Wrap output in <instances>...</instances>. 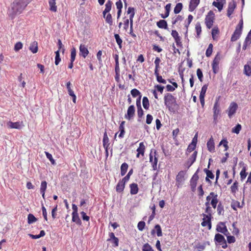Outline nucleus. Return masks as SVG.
Here are the masks:
<instances>
[{
	"instance_id": "1",
	"label": "nucleus",
	"mask_w": 251,
	"mask_h": 251,
	"mask_svg": "<svg viewBox=\"0 0 251 251\" xmlns=\"http://www.w3.org/2000/svg\"><path fill=\"white\" fill-rule=\"evenodd\" d=\"M32 0H14L7 11L8 16L14 19L16 15L22 13Z\"/></svg>"
},
{
	"instance_id": "2",
	"label": "nucleus",
	"mask_w": 251,
	"mask_h": 251,
	"mask_svg": "<svg viewBox=\"0 0 251 251\" xmlns=\"http://www.w3.org/2000/svg\"><path fill=\"white\" fill-rule=\"evenodd\" d=\"M176 98L171 93H167L164 97V104L170 112L175 114L179 109V105L177 103Z\"/></svg>"
},
{
	"instance_id": "3",
	"label": "nucleus",
	"mask_w": 251,
	"mask_h": 251,
	"mask_svg": "<svg viewBox=\"0 0 251 251\" xmlns=\"http://www.w3.org/2000/svg\"><path fill=\"white\" fill-rule=\"evenodd\" d=\"M214 20V13L210 10L205 17V23L207 28L210 29L212 27Z\"/></svg>"
},
{
	"instance_id": "4",
	"label": "nucleus",
	"mask_w": 251,
	"mask_h": 251,
	"mask_svg": "<svg viewBox=\"0 0 251 251\" xmlns=\"http://www.w3.org/2000/svg\"><path fill=\"white\" fill-rule=\"evenodd\" d=\"M186 171H180L178 172V174L176 176V185L177 187L181 186L182 184L185 180V176L186 175Z\"/></svg>"
},
{
	"instance_id": "5",
	"label": "nucleus",
	"mask_w": 251,
	"mask_h": 251,
	"mask_svg": "<svg viewBox=\"0 0 251 251\" xmlns=\"http://www.w3.org/2000/svg\"><path fill=\"white\" fill-rule=\"evenodd\" d=\"M220 112V104L219 103V99H218L216 100L213 106V122L215 124L217 123V119Z\"/></svg>"
},
{
	"instance_id": "6",
	"label": "nucleus",
	"mask_w": 251,
	"mask_h": 251,
	"mask_svg": "<svg viewBox=\"0 0 251 251\" xmlns=\"http://www.w3.org/2000/svg\"><path fill=\"white\" fill-rule=\"evenodd\" d=\"M237 108L238 105L235 102H232L230 103L229 106L226 110L228 116L229 118H231L236 113Z\"/></svg>"
},
{
	"instance_id": "7",
	"label": "nucleus",
	"mask_w": 251,
	"mask_h": 251,
	"mask_svg": "<svg viewBox=\"0 0 251 251\" xmlns=\"http://www.w3.org/2000/svg\"><path fill=\"white\" fill-rule=\"evenodd\" d=\"M135 108L133 105H130L127 110L126 114L125 115V118L128 120H130L133 119L135 115Z\"/></svg>"
},
{
	"instance_id": "8",
	"label": "nucleus",
	"mask_w": 251,
	"mask_h": 251,
	"mask_svg": "<svg viewBox=\"0 0 251 251\" xmlns=\"http://www.w3.org/2000/svg\"><path fill=\"white\" fill-rule=\"evenodd\" d=\"M220 58L219 56V54H217L215 57L214 59L213 60V62L212 64V70L214 74H216L218 73L219 71V64L220 62Z\"/></svg>"
},
{
	"instance_id": "9",
	"label": "nucleus",
	"mask_w": 251,
	"mask_h": 251,
	"mask_svg": "<svg viewBox=\"0 0 251 251\" xmlns=\"http://www.w3.org/2000/svg\"><path fill=\"white\" fill-rule=\"evenodd\" d=\"M109 238L107 239V241L110 242L113 244L114 247H117L119 246V240L115 236L113 232H109L108 234Z\"/></svg>"
},
{
	"instance_id": "10",
	"label": "nucleus",
	"mask_w": 251,
	"mask_h": 251,
	"mask_svg": "<svg viewBox=\"0 0 251 251\" xmlns=\"http://www.w3.org/2000/svg\"><path fill=\"white\" fill-rule=\"evenodd\" d=\"M79 55L85 58L89 53V50L85 45L81 44L79 46Z\"/></svg>"
},
{
	"instance_id": "11",
	"label": "nucleus",
	"mask_w": 251,
	"mask_h": 251,
	"mask_svg": "<svg viewBox=\"0 0 251 251\" xmlns=\"http://www.w3.org/2000/svg\"><path fill=\"white\" fill-rule=\"evenodd\" d=\"M236 2L232 0V1L229 2L228 4V8L227 10V16L229 17H231V14L234 11L235 8H236Z\"/></svg>"
},
{
	"instance_id": "12",
	"label": "nucleus",
	"mask_w": 251,
	"mask_h": 251,
	"mask_svg": "<svg viewBox=\"0 0 251 251\" xmlns=\"http://www.w3.org/2000/svg\"><path fill=\"white\" fill-rule=\"evenodd\" d=\"M242 33V30L238 28H235L233 33L232 34L230 41L231 42H235L240 38Z\"/></svg>"
},
{
	"instance_id": "13",
	"label": "nucleus",
	"mask_w": 251,
	"mask_h": 251,
	"mask_svg": "<svg viewBox=\"0 0 251 251\" xmlns=\"http://www.w3.org/2000/svg\"><path fill=\"white\" fill-rule=\"evenodd\" d=\"M244 74L248 76L251 75V58L247 61V64L244 66Z\"/></svg>"
},
{
	"instance_id": "14",
	"label": "nucleus",
	"mask_w": 251,
	"mask_h": 251,
	"mask_svg": "<svg viewBox=\"0 0 251 251\" xmlns=\"http://www.w3.org/2000/svg\"><path fill=\"white\" fill-rule=\"evenodd\" d=\"M22 122H12L11 121H9L7 123V126L9 128H15L20 129L21 128V123Z\"/></svg>"
},
{
	"instance_id": "15",
	"label": "nucleus",
	"mask_w": 251,
	"mask_h": 251,
	"mask_svg": "<svg viewBox=\"0 0 251 251\" xmlns=\"http://www.w3.org/2000/svg\"><path fill=\"white\" fill-rule=\"evenodd\" d=\"M200 2V0H190L189 5V11L193 12L197 7Z\"/></svg>"
},
{
	"instance_id": "16",
	"label": "nucleus",
	"mask_w": 251,
	"mask_h": 251,
	"mask_svg": "<svg viewBox=\"0 0 251 251\" xmlns=\"http://www.w3.org/2000/svg\"><path fill=\"white\" fill-rule=\"evenodd\" d=\"M197 151H195L187 161V168H189L195 162L197 156Z\"/></svg>"
},
{
	"instance_id": "17",
	"label": "nucleus",
	"mask_w": 251,
	"mask_h": 251,
	"mask_svg": "<svg viewBox=\"0 0 251 251\" xmlns=\"http://www.w3.org/2000/svg\"><path fill=\"white\" fill-rule=\"evenodd\" d=\"M207 150L211 152L215 151V143L213 137L211 136L207 142Z\"/></svg>"
},
{
	"instance_id": "18",
	"label": "nucleus",
	"mask_w": 251,
	"mask_h": 251,
	"mask_svg": "<svg viewBox=\"0 0 251 251\" xmlns=\"http://www.w3.org/2000/svg\"><path fill=\"white\" fill-rule=\"evenodd\" d=\"M126 184V183L121 179L120 180L116 186V190L117 192L119 193H123L125 188Z\"/></svg>"
},
{
	"instance_id": "19",
	"label": "nucleus",
	"mask_w": 251,
	"mask_h": 251,
	"mask_svg": "<svg viewBox=\"0 0 251 251\" xmlns=\"http://www.w3.org/2000/svg\"><path fill=\"white\" fill-rule=\"evenodd\" d=\"M226 239L223 235L220 233H217L215 235L214 241L215 244L219 243V245H223L224 242H225Z\"/></svg>"
},
{
	"instance_id": "20",
	"label": "nucleus",
	"mask_w": 251,
	"mask_h": 251,
	"mask_svg": "<svg viewBox=\"0 0 251 251\" xmlns=\"http://www.w3.org/2000/svg\"><path fill=\"white\" fill-rule=\"evenodd\" d=\"M130 193L131 195H136L138 193L139 188L136 183H132L129 185Z\"/></svg>"
},
{
	"instance_id": "21",
	"label": "nucleus",
	"mask_w": 251,
	"mask_h": 251,
	"mask_svg": "<svg viewBox=\"0 0 251 251\" xmlns=\"http://www.w3.org/2000/svg\"><path fill=\"white\" fill-rule=\"evenodd\" d=\"M199 172V169L197 170L195 173L193 175L192 178L190 180V186H197V181L199 179V176L198 175V173Z\"/></svg>"
},
{
	"instance_id": "22",
	"label": "nucleus",
	"mask_w": 251,
	"mask_h": 251,
	"mask_svg": "<svg viewBox=\"0 0 251 251\" xmlns=\"http://www.w3.org/2000/svg\"><path fill=\"white\" fill-rule=\"evenodd\" d=\"M227 227L225 225V223L222 222H219L216 226L217 231L222 233L225 230V229Z\"/></svg>"
},
{
	"instance_id": "23",
	"label": "nucleus",
	"mask_w": 251,
	"mask_h": 251,
	"mask_svg": "<svg viewBox=\"0 0 251 251\" xmlns=\"http://www.w3.org/2000/svg\"><path fill=\"white\" fill-rule=\"evenodd\" d=\"M72 221L75 222L78 226H80L82 224L81 221L79 218L78 214L77 213H72Z\"/></svg>"
},
{
	"instance_id": "24",
	"label": "nucleus",
	"mask_w": 251,
	"mask_h": 251,
	"mask_svg": "<svg viewBox=\"0 0 251 251\" xmlns=\"http://www.w3.org/2000/svg\"><path fill=\"white\" fill-rule=\"evenodd\" d=\"M29 50L33 53H35L38 51V43L36 41H34L30 45Z\"/></svg>"
},
{
	"instance_id": "25",
	"label": "nucleus",
	"mask_w": 251,
	"mask_h": 251,
	"mask_svg": "<svg viewBox=\"0 0 251 251\" xmlns=\"http://www.w3.org/2000/svg\"><path fill=\"white\" fill-rule=\"evenodd\" d=\"M109 138L107 136V132L105 130L103 134V137L102 140L103 146L104 148H106V147H108V146H109Z\"/></svg>"
},
{
	"instance_id": "26",
	"label": "nucleus",
	"mask_w": 251,
	"mask_h": 251,
	"mask_svg": "<svg viewBox=\"0 0 251 251\" xmlns=\"http://www.w3.org/2000/svg\"><path fill=\"white\" fill-rule=\"evenodd\" d=\"M157 26L160 28L167 29L168 24L167 22L164 20H160L157 22Z\"/></svg>"
},
{
	"instance_id": "27",
	"label": "nucleus",
	"mask_w": 251,
	"mask_h": 251,
	"mask_svg": "<svg viewBox=\"0 0 251 251\" xmlns=\"http://www.w3.org/2000/svg\"><path fill=\"white\" fill-rule=\"evenodd\" d=\"M205 213L207 214L203 213L202 215L205 217V218H209L212 217V209L210 206H207L205 210Z\"/></svg>"
},
{
	"instance_id": "28",
	"label": "nucleus",
	"mask_w": 251,
	"mask_h": 251,
	"mask_svg": "<svg viewBox=\"0 0 251 251\" xmlns=\"http://www.w3.org/2000/svg\"><path fill=\"white\" fill-rule=\"evenodd\" d=\"M154 157L153 161L151 163V165H152V167L153 170L155 171V170H157V162H158V158L156 156L157 152L155 150H154Z\"/></svg>"
},
{
	"instance_id": "29",
	"label": "nucleus",
	"mask_w": 251,
	"mask_h": 251,
	"mask_svg": "<svg viewBox=\"0 0 251 251\" xmlns=\"http://www.w3.org/2000/svg\"><path fill=\"white\" fill-rule=\"evenodd\" d=\"M128 167V164L124 162L121 166V175L122 176H124L126 174L127 169Z\"/></svg>"
},
{
	"instance_id": "30",
	"label": "nucleus",
	"mask_w": 251,
	"mask_h": 251,
	"mask_svg": "<svg viewBox=\"0 0 251 251\" xmlns=\"http://www.w3.org/2000/svg\"><path fill=\"white\" fill-rule=\"evenodd\" d=\"M50 10L52 12L57 11V6H56L55 0H50L49 2Z\"/></svg>"
},
{
	"instance_id": "31",
	"label": "nucleus",
	"mask_w": 251,
	"mask_h": 251,
	"mask_svg": "<svg viewBox=\"0 0 251 251\" xmlns=\"http://www.w3.org/2000/svg\"><path fill=\"white\" fill-rule=\"evenodd\" d=\"M145 151V146L143 142H141L139 144V147L137 148L136 151L139 152V153H141V154L143 156L144 155V152Z\"/></svg>"
},
{
	"instance_id": "32",
	"label": "nucleus",
	"mask_w": 251,
	"mask_h": 251,
	"mask_svg": "<svg viewBox=\"0 0 251 251\" xmlns=\"http://www.w3.org/2000/svg\"><path fill=\"white\" fill-rule=\"evenodd\" d=\"M114 37L116 40L117 44H118L119 48L121 49L122 47V43L123 40L120 37V35L118 34H114Z\"/></svg>"
},
{
	"instance_id": "33",
	"label": "nucleus",
	"mask_w": 251,
	"mask_h": 251,
	"mask_svg": "<svg viewBox=\"0 0 251 251\" xmlns=\"http://www.w3.org/2000/svg\"><path fill=\"white\" fill-rule=\"evenodd\" d=\"M37 221V219L32 214H29L27 216V223L28 224H32Z\"/></svg>"
},
{
	"instance_id": "34",
	"label": "nucleus",
	"mask_w": 251,
	"mask_h": 251,
	"mask_svg": "<svg viewBox=\"0 0 251 251\" xmlns=\"http://www.w3.org/2000/svg\"><path fill=\"white\" fill-rule=\"evenodd\" d=\"M142 103L144 108L146 110L149 109L150 103L149 99L147 97H144L143 98Z\"/></svg>"
},
{
	"instance_id": "35",
	"label": "nucleus",
	"mask_w": 251,
	"mask_h": 251,
	"mask_svg": "<svg viewBox=\"0 0 251 251\" xmlns=\"http://www.w3.org/2000/svg\"><path fill=\"white\" fill-rule=\"evenodd\" d=\"M154 75L156 76V80L159 83L163 84L166 83V80L163 79L162 76L159 75L158 72H154Z\"/></svg>"
},
{
	"instance_id": "36",
	"label": "nucleus",
	"mask_w": 251,
	"mask_h": 251,
	"mask_svg": "<svg viewBox=\"0 0 251 251\" xmlns=\"http://www.w3.org/2000/svg\"><path fill=\"white\" fill-rule=\"evenodd\" d=\"M183 4L182 3H178L176 4L174 9V12L175 14H178L182 10Z\"/></svg>"
},
{
	"instance_id": "37",
	"label": "nucleus",
	"mask_w": 251,
	"mask_h": 251,
	"mask_svg": "<svg viewBox=\"0 0 251 251\" xmlns=\"http://www.w3.org/2000/svg\"><path fill=\"white\" fill-rule=\"evenodd\" d=\"M130 93L133 98L139 97V96H142L141 92L136 88L132 89Z\"/></svg>"
},
{
	"instance_id": "38",
	"label": "nucleus",
	"mask_w": 251,
	"mask_h": 251,
	"mask_svg": "<svg viewBox=\"0 0 251 251\" xmlns=\"http://www.w3.org/2000/svg\"><path fill=\"white\" fill-rule=\"evenodd\" d=\"M104 18L105 19L106 23L108 24L109 25H113V20L111 14L108 13Z\"/></svg>"
},
{
	"instance_id": "39",
	"label": "nucleus",
	"mask_w": 251,
	"mask_h": 251,
	"mask_svg": "<svg viewBox=\"0 0 251 251\" xmlns=\"http://www.w3.org/2000/svg\"><path fill=\"white\" fill-rule=\"evenodd\" d=\"M224 4L222 3L221 1L217 2L214 1L212 3V5L217 7L219 11H221L223 9Z\"/></svg>"
},
{
	"instance_id": "40",
	"label": "nucleus",
	"mask_w": 251,
	"mask_h": 251,
	"mask_svg": "<svg viewBox=\"0 0 251 251\" xmlns=\"http://www.w3.org/2000/svg\"><path fill=\"white\" fill-rule=\"evenodd\" d=\"M223 145L225 147V151H226L228 150L229 147L228 146V141L226 139H223L219 143V146Z\"/></svg>"
},
{
	"instance_id": "41",
	"label": "nucleus",
	"mask_w": 251,
	"mask_h": 251,
	"mask_svg": "<svg viewBox=\"0 0 251 251\" xmlns=\"http://www.w3.org/2000/svg\"><path fill=\"white\" fill-rule=\"evenodd\" d=\"M195 29L197 33V37H199L201 32V24L199 22H198L196 24Z\"/></svg>"
},
{
	"instance_id": "42",
	"label": "nucleus",
	"mask_w": 251,
	"mask_h": 251,
	"mask_svg": "<svg viewBox=\"0 0 251 251\" xmlns=\"http://www.w3.org/2000/svg\"><path fill=\"white\" fill-rule=\"evenodd\" d=\"M241 125L239 124H238L232 128V132L236 134H238L241 130Z\"/></svg>"
},
{
	"instance_id": "43",
	"label": "nucleus",
	"mask_w": 251,
	"mask_h": 251,
	"mask_svg": "<svg viewBox=\"0 0 251 251\" xmlns=\"http://www.w3.org/2000/svg\"><path fill=\"white\" fill-rule=\"evenodd\" d=\"M238 183L237 181H235L233 184L231 185L230 189L231 192L232 194L235 193L238 190Z\"/></svg>"
},
{
	"instance_id": "44",
	"label": "nucleus",
	"mask_w": 251,
	"mask_h": 251,
	"mask_svg": "<svg viewBox=\"0 0 251 251\" xmlns=\"http://www.w3.org/2000/svg\"><path fill=\"white\" fill-rule=\"evenodd\" d=\"M224 212V206L220 202L217 206V212L219 215H223Z\"/></svg>"
},
{
	"instance_id": "45",
	"label": "nucleus",
	"mask_w": 251,
	"mask_h": 251,
	"mask_svg": "<svg viewBox=\"0 0 251 251\" xmlns=\"http://www.w3.org/2000/svg\"><path fill=\"white\" fill-rule=\"evenodd\" d=\"M213 51V45L212 44H210L208 45V48L207 49L205 52V55L207 57H210L212 54Z\"/></svg>"
},
{
	"instance_id": "46",
	"label": "nucleus",
	"mask_w": 251,
	"mask_h": 251,
	"mask_svg": "<svg viewBox=\"0 0 251 251\" xmlns=\"http://www.w3.org/2000/svg\"><path fill=\"white\" fill-rule=\"evenodd\" d=\"M219 33V30L218 27H214L211 31L212 37L213 40H216V35Z\"/></svg>"
},
{
	"instance_id": "47",
	"label": "nucleus",
	"mask_w": 251,
	"mask_h": 251,
	"mask_svg": "<svg viewBox=\"0 0 251 251\" xmlns=\"http://www.w3.org/2000/svg\"><path fill=\"white\" fill-rule=\"evenodd\" d=\"M246 167H244L241 171L240 172V178L241 180H244L247 176V173H246Z\"/></svg>"
},
{
	"instance_id": "48",
	"label": "nucleus",
	"mask_w": 251,
	"mask_h": 251,
	"mask_svg": "<svg viewBox=\"0 0 251 251\" xmlns=\"http://www.w3.org/2000/svg\"><path fill=\"white\" fill-rule=\"evenodd\" d=\"M217 197H218V195H216V196L214 197V198H212V199L211 201V202H210V204H211V205L212 206V207L214 208H215L216 207L217 204L218 202V200L217 199Z\"/></svg>"
},
{
	"instance_id": "49",
	"label": "nucleus",
	"mask_w": 251,
	"mask_h": 251,
	"mask_svg": "<svg viewBox=\"0 0 251 251\" xmlns=\"http://www.w3.org/2000/svg\"><path fill=\"white\" fill-rule=\"evenodd\" d=\"M76 54V50H75V48H74V47L72 48L71 50L70 61H74L75 60Z\"/></svg>"
},
{
	"instance_id": "50",
	"label": "nucleus",
	"mask_w": 251,
	"mask_h": 251,
	"mask_svg": "<svg viewBox=\"0 0 251 251\" xmlns=\"http://www.w3.org/2000/svg\"><path fill=\"white\" fill-rule=\"evenodd\" d=\"M45 154L47 158L50 161L52 165H55L56 164L55 160L53 158L52 155L47 151H45Z\"/></svg>"
},
{
	"instance_id": "51",
	"label": "nucleus",
	"mask_w": 251,
	"mask_h": 251,
	"mask_svg": "<svg viewBox=\"0 0 251 251\" xmlns=\"http://www.w3.org/2000/svg\"><path fill=\"white\" fill-rule=\"evenodd\" d=\"M160 62V59L159 57H156L155 61H154V64H155V69H154V72H158V69L159 68V63Z\"/></svg>"
},
{
	"instance_id": "52",
	"label": "nucleus",
	"mask_w": 251,
	"mask_h": 251,
	"mask_svg": "<svg viewBox=\"0 0 251 251\" xmlns=\"http://www.w3.org/2000/svg\"><path fill=\"white\" fill-rule=\"evenodd\" d=\"M197 75L198 76V77L199 79V80L201 82H202L203 81V74L200 68H198L197 70Z\"/></svg>"
},
{
	"instance_id": "53",
	"label": "nucleus",
	"mask_w": 251,
	"mask_h": 251,
	"mask_svg": "<svg viewBox=\"0 0 251 251\" xmlns=\"http://www.w3.org/2000/svg\"><path fill=\"white\" fill-rule=\"evenodd\" d=\"M154 228L156 230V234L157 236L160 237L162 235V229L159 225H156L154 226Z\"/></svg>"
},
{
	"instance_id": "54",
	"label": "nucleus",
	"mask_w": 251,
	"mask_h": 251,
	"mask_svg": "<svg viewBox=\"0 0 251 251\" xmlns=\"http://www.w3.org/2000/svg\"><path fill=\"white\" fill-rule=\"evenodd\" d=\"M47 187V183L46 181H42L41 183L40 192H46Z\"/></svg>"
},
{
	"instance_id": "55",
	"label": "nucleus",
	"mask_w": 251,
	"mask_h": 251,
	"mask_svg": "<svg viewBox=\"0 0 251 251\" xmlns=\"http://www.w3.org/2000/svg\"><path fill=\"white\" fill-rule=\"evenodd\" d=\"M23 48V44L21 42L16 43L14 46V50L15 51H18Z\"/></svg>"
},
{
	"instance_id": "56",
	"label": "nucleus",
	"mask_w": 251,
	"mask_h": 251,
	"mask_svg": "<svg viewBox=\"0 0 251 251\" xmlns=\"http://www.w3.org/2000/svg\"><path fill=\"white\" fill-rule=\"evenodd\" d=\"M112 4H113L111 0H108L105 4V8L104 10H105L109 12L111 9Z\"/></svg>"
},
{
	"instance_id": "57",
	"label": "nucleus",
	"mask_w": 251,
	"mask_h": 251,
	"mask_svg": "<svg viewBox=\"0 0 251 251\" xmlns=\"http://www.w3.org/2000/svg\"><path fill=\"white\" fill-rule=\"evenodd\" d=\"M146 223L144 221H140L138 223L137 227L139 230L143 231L145 228Z\"/></svg>"
},
{
	"instance_id": "58",
	"label": "nucleus",
	"mask_w": 251,
	"mask_h": 251,
	"mask_svg": "<svg viewBox=\"0 0 251 251\" xmlns=\"http://www.w3.org/2000/svg\"><path fill=\"white\" fill-rule=\"evenodd\" d=\"M207 89V85H204L201 89V91L200 92V96L201 97H204L206 90Z\"/></svg>"
},
{
	"instance_id": "59",
	"label": "nucleus",
	"mask_w": 251,
	"mask_h": 251,
	"mask_svg": "<svg viewBox=\"0 0 251 251\" xmlns=\"http://www.w3.org/2000/svg\"><path fill=\"white\" fill-rule=\"evenodd\" d=\"M71 83L70 81L66 83V88L68 91V94L70 96L71 95H73V93H74V92L73 91V90L71 88Z\"/></svg>"
},
{
	"instance_id": "60",
	"label": "nucleus",
	"mask_w": 251,
	"mask_h": 251,
	"mask_svg": "<svg viewBox=\"0 0 251 251\" xmlns=\"http://www.w3.org/2000/svg\"><path fill=\"white\" fill-rule=\"evenodd\" d=\"M196 145H194L190 143L187 147V149L186 150V152L190 153V152H192V151L195 150V149H196Z\"/></svg>"
},
{
	"instance_id": "61",
	"label": "nucleus",
	"mask_w": 251,
	"mask_h": 251,
	"mask_svg": "<svg viewBox=\"0 0 251 251\" xmlns=\"http://www.w3.org/2000/svg\"><path fill=\"white\" fill-rule=\"evenodd\" d=\"M57 46L59 50H62V52L63 53H64L65 51V49L63 48L64 46L62 43L61 40L60 39L57 40Z\"/></svg>"
},
{
	"instance_id": "62",
	"label": "nucleus",
	"mask_w": 251,
	"mask_h": 251,
	"mask_svg": "<svg viewBox=\"0 0 251 251\" xmlns=\"http://www.w3.org/2000/svg\"><path fill=\"white\" fill-rule=\"evenodd\" d=\"M42 211L43 217L46 221L48 220L47 217V210L45 207L44 206L43 204H42Z\"/></svg>"
},
{
	"instance_id": "63",
	"label": "nucleus",
	"mask_w": 251,
	"mask_h": 251,
	"mask_svg": "<svg viewBox=\"0 0 251 251\" xmlns=\"http://www.w3.org/2000/svg\"><path fill=\"white\" fill-rule=\"evenodd\" d=\"M206 247V243H203L202 244L199 243L197 245L195 246V249H200L201 250H203L205 249Z\"/></svg>"
},
{
	"instance_id": "64",
	"label": "nucleus",
	"mask_w": 251,
	"mask_h": 251,
	"mask_svg": "<svg viewBox=\"0 0 251 251\" xmlns=\"http://www.w3.org/2000/svg\"><path fill=\"white\" fill-rule=\"evenodd\" d=\"M119 129L120 133L118 136L120 138H123L125 134V127L119 126Z\"/></svg>"
}]
</instances>
